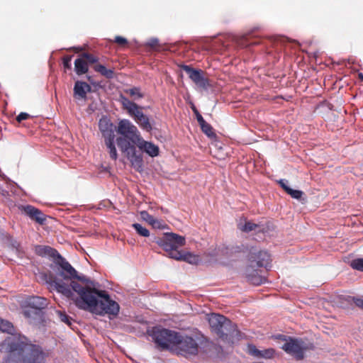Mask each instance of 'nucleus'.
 I'll return each instance as SVG.
<instances>
[{
    "mask_svg": "<svg viewBox=\"0 0 363 363\" xmlns=\"http://www.w3.org/2000/svg\"><path fill=\"white\" fill-rule=\"evenodd\" d=\"M48 283L50 288L74 301L79 309L100 315L116 316L119 313V304L106 291L96 289L94 281L83 274L79 275L66 259L61 261L56 274Z\"/></svg>",
    "mask_w": 363,
    "mask_h": 363,
    "instance_id": "1",
    "label": "nucleus"
},
{
    "mask_svg": "<svg viewBox=\"0 0 363 363\" xmlns=\"http://www.w3.org/2000/svg\"><path fill=\"white\" fill-rule=\"evenodd\" d=\"M99 128L104 139V143L110 157L116 160L118 153L115 143H117L121 151L124 153L131 163L132 167L138 172L143 169V159L141 154H138L133 145L140 136L137 127L129 120L123 119L119 121L116 130V125L107 118L99 120Z\"/></svg>",
    "mask_w": 363,
    "mask_h": 363,
    "instance_id": "2",
    "label": "nucleus"
},
{
    "mask_svg": "<svg viewBox=\"0 0 363 363\" xmlns=\"http://www.w3.org/2000/svg\"><path fill=\"white\" fill-rule=\"evenodd\" d=\"M147 334L152 337L159 350L175 351L186 357L196 355L199 352V345L196 340L179 332L155 326L147 330Z\"/></svg>",
    "mask_w": 363,
    "mask_h": 363,
    "instance_id": "3",
    "label": "nucleus"
},
{
    "mask_svg": "<svg viewBox=\"0 0 363 363\" xmlns=\"http://www.w3.org/2000/svg\"><path fill=\"white\" fill-rule=\"evenodd\" d=\"M8 350L3 363H46L47 354L38 345L18 340L9 342Z\"/></svg>",
    "mask_w": 363,
    "mask_h": 363,
    "instance_id": "4",
    "label": "nucleus"
},
{
    "mask_svg": "<svg viewBox=\"0 0 363 363\" xmlns=\"http://www.w3.org/2000/svg\"><path fill=\"white\" fill-rule=\"evenodd\" d=\"M156 242L162 247L167 253L168 256L177 260H184L190 264H196L199 257L191 253L182 255L177 249L185 244L184 237L177 234L170 233H165L162 238L156 240Z\"/></svg>",
    "mask_w": 363,
    "mask_h": 363,
    "instance_id": "5",
    "label": "nucleus"
},
{
    "mask_svg": "<svg viewBox=\"0 0 363 363\" xmlns=\"http://www.w3.org/2000/svg\"><path fill=\"white\" fill-rule=\"evenodd\" d=\"M208 323L211 330L223 340H230L238 334L236 325L224 315L212 313Z\"/></svg>",
    "mask_w": 363,
    "mask_h": 363,
    "instance_id": "6",
    "label": "nucleus"
},
{
    "mask_svg": "<svg viewBox=\"0 0 363 363\" xmlns=\"http://www.w3.org/2000/svg\"><path fill=\"white\" fill-rule=\"evenodd\" d=\"M123 108L126 110L128 113L134 119L139 127L146 131L151 132L152 130V122L150 117L143 112V107L133 101L129 100L123 95L120 96L119 99Z\"/></svg>",
    "mask_w": 363,
    "mask_h": 363,
    "instance_id": "7",
    "label": "nucleus"
},
{
    "mask_svg": "<svg viewBox=\"0 0 363 363\" xmlns=\"http://www.w3.org/2000/svg\"><path fill=\"white\" fill-rule=\"evenodd\" d=\"M248 260L250 267H264L267 269L271 267L270 255L267 251L257 250L252 247L248 254Z\"/></svg>",
    "mask_w": 363,
    "mask_h": 363,
    "instance_id": "8",
    "label": "nucleus"
},
{
    "mask_svg": "<svg viewBox=\"0 0 363 363\" xmlns=\"http://www.w3.org/2000/svg\"><path fill=\"white\" fill-rule=\"evenodd\" d=\"M25 303L28 308L23 311V314L28 318L32 317V314L39 315L41 311L48 305L47 298L35 296L28 297Z\"/></svg>",
    "mask_w": 363,
    "mask_h": 363,
    "instance_id": "9",
    "label": "nucleus"
},
{
    "mask_svg": "<svg viewBox=\"0 0 363 363\" xmlns=\"http://www.w3.org/2000/svg\"><path fill=\"white\" fill-rule=\"evenodd\" d=\"M181 69L186 72L189 77L198 86L203 89H207L209 86V82L208 79L205 78L203 74V71L201 69H196L191 67L189 65H182Z\"/></svg>",
    "mask_w": 363,
    "mask_h": 363,
    "instance_id": "10",
    "label": "nucleus"
},
{
    "mask_svg": "<svg viewBox=\"0 0 363 363\" xmlns=\"http://www.w3.org/2000/svg\"><path fill=\"white\" fill-rule=\"evenodd\" d=\"M302 342L297 339L289 338L281 348L287 353L293 355L296 359H302L303 358V347Z\"/></svg>",
    "mask_w": 363,
    "mask_h": 363,
    "instance_id": "11",
    "label": "nucleus"
},
{
    "mask_svg": "<svg viewBox=\"0 0 363 363\" xmlns=\"http://www.w3.org/2000/svg\"><path fill=\"white\" fill-rule=\"evenodd\" d=\"M35 252L40 256H48L55 259V267L53 270L56 273V270H58L61 265V261L65 259L62 257L59 252L49 246L37 245L35 247Z\"/></svg>",
    "mask_w": 363,
    "mask_h": 363,
    "instance_id": "12",
    "label": "nucleus"
},
{
    "mask_svg": "<svg viewBox=\"0 0 363 363\" xmlns=\"http://www.w3.org/2000/svg\"><path fill=\"white\" fill-rule=\"evenodd\" d=\"M136 145L142 152H145L152 157H157L160 153L159 147L154 143L145 140L141 135L133 144Z\"/></svg>",
    "mask_w": 363,
    "mask_h": 363,
    "instance_id": "13",
    "label": "nucleus"
},
{
    "mask_svg": "<svg viewBox=\"0 0 363 363\" xmlns=\"http://www.w3.org/2000/svg\"><path fill=\"white\" fill-rule=\"evenodd\" d=\"M20 209L31 220H35L40 224H43L46 220L45 214L31 205L21 206Z\"/></svg>",
    "mask_w": 363,
    "mask_h": 363,
    "instance_id": "14",
    "label": "nucleus"
},
{
    "mask_svg": "<svg viewBox=\"0 0 363 363\" xmlns=\"http://www.w3.org/2000/svg\"><path fill=\"white\" fill-rule=\"evenodd\" d=\"M91 91V86L86 82L77 81L74 86V97L76 99H86V94Z\"/></svg>",
    "mask_w": 363,
    "mask_h": 363,
    "instance_id": "15",
    "label": "nucleus"
},
{
    "mask_svg": "<svg viewBox=\"0 0 363 363\" xmlns=\"http://www.w3.org/2000/svg\"><path fill=\"white\" fill-rule=\"evenodd\" d=\"M245 275L247 281L253 285H260L265 281V278L259 276L255 267L247 266L245 269Z\"/></svg>",
    "mask_w": 363,
    "mask_h": 363,
    "instance_id": "16",
    "label": "nucleus"
},
{
    "mask_svg": "<svg viewBox=\"0 0 363 363\" xmlns=\"http://www.w3.org/2000/svg\"><path fill=\"white\" fill-rule=\"evenodd\" d=\"M248 352L251 355L256 357H262L265 359L272 358L275 353V351L272 348L259 350L253 345H248Z\"/></svg>",
    "mask_w": 363,
    "mask_h": 363,
    "instance_id": "17",
    "label": "nucleus"
},
{
    "mask_svg": "<svg viewBox=\"0 0 363 363\" xmlns=\"http://www.w3.org/2000/svg\"><path fill=\"white\" fill-rule=\"evenodd\" d=\"M89 67L83 58H77L74 61V70L78 75H82L88 72Z\"/></svg>",
    "mask_w": 363,
    "mask_h": 363,
    "instance_id": "18",
    "label": "nucleus"
},
{
    "mask_svg": "<svg viewBox=\"0 0 363 363\" xmlns=\"http://www.w3.org/2000/svg\"><path fill=\"white\" fill-rule=\"evenodd\" d=\"M94 70L107 79H113L114 77V72L111 69H107L103 65H96L94 67Z\"/></svg>",
    "mask_w": 363,
    "mask_h": 363,
    "instance_id": "19",
    "label": "nucleus"
},
{
    "mask_svg": "<svg viewBox=\"0 0 363 363\" xmlns=\"http://www.w3.org/2000/svg\"><path fill=\"white\" fill-rule=\"evenodd\" d=\"M201 130L208 137L215 136V133L213 131L212 126L208 123L205 120L199 123Z\"/></svg>",
    "mask_w": 363,
    "mask_h": 363,
    "instance_id": "20",
    "label": "nucleus"
},
{
    "mask_svg": "<svg viewBox=\"0 0 363 363\" xmlns=\"http://www.w3.org/2000/svg\"><path fill=\"white\" fill-rule=\"evenodd\" d=\"M133 228L135 230L137 233L143 237H149L150 231L146 228L143 227L140 223H133L132 225Z\"/></svg>",
    "mask_w": 363,
    "mask_h": 363,
    "instance_id": "21",
    "label": "nucleus"
},
{
    "mask_svg": "<svg viewBox=\"0 0 363 363\" xmlns=\"http://www.w3.org/2000/svg\"><path fill=\"white\" fill-rule=\"evenodd\" d=\"M0 330L3 332L12 333L14 330L13 325L8 320L0 318Z\"/></svg>",
    "mask_w": 363,
    "mask_h": 363,
    "instance_id": "22",
    "label": "nucleus"
},
{
    "mask_svg": "<svg viewBox=\"0 0 363 363\" xmlns=\"http://www.w3.org/2000/svg\"><path fill=\"white\" fill-rule=\"evenodd\" d=\"M257 228H259V225L257 224L254 223L250 221L245 222V223L244 225H241V224L239 225V228L242 231L246 232V233L255 230Z\"/></svg>",
    "mask_w": 363,
    "mask_h": 363,
    "instance_id": "23",
    "label": "nucleus"
},
{
    "mask_svg": "<svg viewBox=\"0 0 363 363\" xmlns=\"http://www.w3.org/2000/svg\"><path fill=\"white\" fill-rule=\"evenodd\" d=\"M125 92L128 94L134 100H137L143 97V94L140 92V89L138 87H133L125 90Z\"/></svg>",
    "mask_w": 363,
    "mask_h": 363,
    "instance_id": "24",
    "label": "nucleus"
},
{
    "mask_svg": "<svg viewBox=\"0 0 363 363\" xmlns=\"http://www.w3.org/2000/svg\"><path fill=\"white\" fill-rule=\"evenodd\" d=\"M238 43L241 46H248L251 45L257 44L258 42H252L251 40V35H246L242 37V38L238 42Z\"/></svg>",
    "mask_w": 363,
    "mask_h": 363,
    "instance_id": "25",
    "label": "nucleus"
},
{
    "mask_svg": "<svg viewBox=\"0 0 363 363\" xmlns=\"http://www.w3.org/2000/svg\"><path fill=\"white\" fill-rule=\"evenodd\" d=\"M57 315L58 318L63 323H66L68 325H71L72 324V318L67 315L65 312L61 311H56Z\"/></svg>",
    "mask_w": 363,
    "mask_h": 363,
    "instance_id": "26",
    "label": "nucleus"
},
{
    "mask_svg": "<svg viewBox=\"0 0 363 363\" xmlns=\"http://www.w3.org/2000/svg\"><path fill=\"white\" fill-rule=\"evenodd\" d=\"M350 266L354 269L363 272V258H358L352 260Z\"/></svg>",
    "mask_w": 363,
    "mask_h": 363,
    "instance_id": "27",
    "label": "nucleus"
},
{
    "mask_svg": "<svg viewBox=\"0 0 363 363\" xmlns=\"http://www.w3.org/2000/svg\"><path fill=\"white\" fill-rule=\"evenodd\" d=\"M149 218V223L155 228L162 229L164 228V225L160 220L155 219L153 216H150Z\"/></svg>",
    "mask_w": 363,
    "mask_h": 363,
    "instance_id": "28",
    "label": "nucleus"
},
{
    "mask_svg": "<svg viewBox=\"0 0 363 363\" xmlns=\"http://www.w3.org/2000/svg\"><path fill=\"white\" fill-rule=\"evenodd\" d=\"M287 194H289L292 198L296 199H300L303 194L302 191L294 190L291 188L289 190Z\"/></svg>",
    "mask_w": 363,
    "mask_h": 363,
    "instance_id": "29",
    "label": "nucleus"
},
{
    "mask_svg": "<svg viewBox=\"0 0 363 363\" xmlns=\"http://www.w3.org/2000/svg\"><path fill=\"white\" fill-rule=\"evenodd\" d=\"M82 58L86 59L90 63H95L98 61V58L93 55L84 52L82 55Z\"/></svg>",
    "mask_w": 363,
    "mask_h": 363,
    "instance_id": "30",
    "label": "nucleus"
},
{
    "mask_svg": "<svg viewBox=\"0 0 363 363\" xmlns=\"http://www.w3.org/2000/svg\"><path fill=\"white\" fill-rule=\"evenodd\" d=\"M159 45V40L156 38H152L150 39L146 43V46H149L152 49H155V48Z\"/></svg>",
    "mask_w": 363,
    "mask_h": 363,
    "instance_id": "31",
    "label": "nucleus"
},
{
    "mask_svg": "<svg viewBox=\"0 0 363 363\" xmlns=\"http://www.w3.org/2000/svg\"><path fill=\"white\" fill-rule=\"evenodd\" d=\"M72 57V55H68V56H65L63 58V65H64L65 68L68 69H71V67H72V65H71Z\"/></svg>",
    "mask_w": 363,
    "mask_h": 363,
    "instance_id": "32",
    "label": "nucleus"
},
{
    "mask_svg": "<svg viewBox=\"0 0 363 363\" xmlns=\"http://www.w3.org/2000/svg\"><path fill=\"white\" fill-rule=\"evenodd\" d=\"M354 303L359 307V308L363 310V298L352 297L351 298Z\"/></svg>",
    "mask_w": 363,
    "mask_h": 363,
    "instance_id": "33",
    "label": "nucleus"
},
{
    "mask_svg": "<svg viewBox=\"0 0 363 363\" xmlns=\"http://www.w3.org/2000/svg\"><path fill=\"white\" fill-rule=\"evenodd\" d=\"M279 184L284 189V191L288 193L289 190L291 189L288 185V181L286 179H280L279 181Z\"/></svg>",
    "mask_w": 363,
    "mask_h": 363,
    "instance_id": "34",
    "label": "nucleus"
},
{
    "mask_svg": "<svg viewBox=\"0 0 363 363\" xmlns=\"http://www.w3.org/2000/svg\"><path fill=\"white\" fill-rule=\"evenodd\" d=\"M30 117V115L27 113L21 112L16 117V120L18 122H21L22 121L26 120Z\"/></svg>",
    "mask_w": 363,
    "mask_h": 363,
    "instance_id": "35",
    "label": "nucleus"
},
{
    "mask_svg": "<svg viewBox=\"0 0 363 363\" xmlns=\"http://www.w3.org/2000/svg\"><path fill=\"white\" fill-rule=\"evenodd\" d=\"M114 41H115V43H116L119 45H124L128 43L126 38L121 37V36H116L115 38Z\"/></svg>",
    "mask_w": 363,
    "mask_h": 363,
    "instance_id": "36",
    "label": "nucleus"
},
{
    "mask_svg": "<svg viewBox=\"0 0 363 363\" xmlns=\"http://www.w3.org/2000/svg\"><path fill=\"white\" fill-rule=\"evenodd\" d=\"M195 116H196V120H197L199 124L204 121L203 116L200 114L199 112H197L196 113H195Z\"/></svg>",
    "mask_w": 363,
    "mask_h": 363,
    "instance_id": "37",
    "label": "nucleus"
},
{
    "mask_svg": "<svg viewBox=\"0 0 363 363\" xmlns=\"http://www.w3.org/2000/svg\"><path fill=\"white\" fill-rule=\"evenodd\" d=\"M141 215L143 218L146 220L149 223V217L151 216L150 214H148L146 211L141 212Z\"/></svg>",
    "mask_w": 363,
    "mask_h": 363,
    "instance_id": "38",
    "label": "nucleus"
},
{
    "mask_svg": "<svg viewBox=\"0 0 363 363\" xmlns=\"http://www.w3.org/2000/svg\"><path fill=\"white\" fill-rule=\"evenodd\" d=\"M277 338H279V339H281L283 340H286V336L285 335H279L277 337Z\"/></svg>",
    "mask_w": 363,
    "mask_h": 363,
    "instance_id": "39",
    "label": "nucleus"
},
{
    "mask_svg": "<svg viewBox=\"0 0 363 363\" xmlns=\"http://www.w3.org/2000/svg\"><path fill=\"white\" fill-rule=\"evenodd\" d=\"M191 108H192V111L194 113V114L196 113L197 112H199V111L194 106H193Z\"/></svg>",
    "mask_w": 363,
    "mask_h": 363,
    "instance_id": "40",
    "label": "nucleus"
},
{
    "mask_svg": "<svg viewBox=\"0 0 363 363\" xmlns=\"http://www.w3.org/2000/svg\"><path fill=\"white\" fill-rule=\"evenodd\" d=\"M358 75H359V79H361L363 81V74L362 73H359Z\"/></svg>",
    "mask_w": 363,
    "mask_h": 363,
    "instance_id": "41",
    "label": "nucleus"
}]
</instances>
